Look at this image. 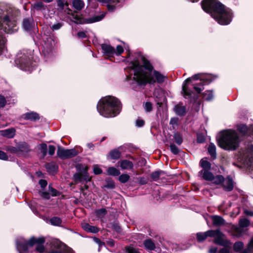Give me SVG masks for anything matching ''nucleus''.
Returning a JSON list of instances; mask_svg holds the SVG:
<instances>
[{
    "label": "nucleus",
    "mask_w": 253,
    "mask_h": 253,
    "mask_svg": "<svg viewBox=\"0 0 253 253\" xmlns=\"http://www.w3.org/2000/svg\"><path fill=\"white\" fill-rule=\"evenodd\" d=\"M5 150L11 153L15 154L18 156H20V150L19 149V144L16 147L7 146L5 148Z\"/></svg>",
    "instance_id": "b1692460"
},
{
    "label": "nucleus",
    "mask_w": 253,
    "mask_h": 253,
    "mask_svg": "<svg viewBox=\"0 0 253 253\" xmlns=\"http://www.w3.org/2000/svg\"><path fill=\"white\" fill-rule=\"evenodd\" d=\"M136 124L137 126L141 127L144 125V122L142 120H138L136 121Z\"/></svg>",
    "instance_id": "338daca9"
},
{
    "label": "nucleus",
    "mask_w": 253,
    "mask_h": 253,
    "mask_svg": "<svg viewBox=\"0 0 253 253\" xmlns=\"http://www.w3.org/2000/svg\"><path fill=\"white\" fill-rule=\"evenodd\" d=\"M208 237L207 231L205 232H199L197 234V240L199 242H203Z\"/></svg>",
    "instance_id": "72a5a7b5"
},
{
    "label": "nucleus",
    "mask_w": 253,
    "mask_h": 253,
    "mask_svg": "<svg viewBox=\"0 0 253 253\" xmlns=\"http://www.w3.org/2000/svg\"><path fill=\"white\" fill-rule=\"evenodd\" d=\"M124 51V49L123 47L121 45H118L116 48V50H115V53L117 55L121 54Z\"/></svg>",
    "instance_id": "4d7b16f0"
},
{
    "label": "nucleus",
    "mask_w": 253,
    "mask_h": 253,
    "mask_svg": "<svg viewBox=\"0 0 253 253\" xmlns=\"http://www.w3.org/2000/svg\"><path fill=\"white\" fill-rule=\"evenodd\" d=\"M19 11L10 8L5 11L0 9V29L7 33H11L17 30L16 17Z\"/></svg>",
    "instance_id": "20e7f679"
},
{
    "label": "nucleus",
    "mask_w": 253,
    "mask_h": 253,
    "mask_svg": "<svg viewBox=\"0 0 253 253\" xmlns=\"http://www.w3.org/2000/svg\"><path fill=\"white\" fill-rule=\"evenodd\" d=\"M105 16V14H102L101 16H97L94 17L92 19H90L88 21V23H92L94 22L99 21L102 20Z\"/></svg>",
    "instance_id": "c03bdc74"
},
{
    "label": "nucleus",
    "mask_w": 253,
    "mask_h": 253,
    "mask_svg": "<svg viewBox=\"0 0 253 253\" xmlns=\"http://www.w3.org/2000/svg\"><path fill=\"white\" fill-rule=\"evenodd\" d=\"M163 172L162 171H156L153 172L151 175V177L155 181L158 179L160 175Z\"/></svg>",
    "instance_id": "79ce46f5"
},
{
    "label": "nucleus",
    "mask_w": 253,
    "mask_h": 253,
    "mask_svg": "<svg viewBox=\"0 0 253 253\" xmlns=\"http://www.w3.org/2000/svg\"><path fill=\"white\" fill-rule=\"evenodd\" d=\"M252 151H253V146L251 147ZM242 160L247 163L249 166H251L253 163V152L252 151L244 153L242 156Z\"/></svg>",
    "instance_id": "f8f14e48"
},
{
    "label": "nucleus",
    "mask_w": 253,
    "mask_h": 253,
    "mask_svg": "<svg viewBox=\"0 0 253 253\" xmlns=\"http://www.w3.org/2000/svg\"><path fill=\"white\" fill-rule=\"evenodd\" d=\"M208 152L211 156L215 158L216 156V147L213 143H211L208 148Z\"/></svg>",
    "instance_id": "7c9ffc66"
},
{
    "label": "nucleus",
    "mask_w": 253,
    "mask_h": 253,
    "mask_svg": "<svg viewBox=\"0 0 253 253\" xmlns=\"http://www.w3.org/2000/svg\"><path fill=\"white\" fill-rule=\"evenodd\" d=\"M55 44V41L51 37L47 39L46 42H45L43 45V52H48V50L51 51L53 47Z\"/></svg>",
    "instance_id": "ddd939ff"
},
{
    "label": "nucleus",
    "mask_w": 253,
    "mask_h": 253,
    "mask_svg": "<svg viewBox=\"0 0 253 253\" xmlns=\"http://www.w3.org/2000/svg\"><path fill=\"white\" fill-rule=\"evenodd\" d=\"M93 172L95 174H99L102 172V170L97 165H94L93 166Z\"/></svg>",
    "instance_id": "3c124183"
},
{
    "label": "nucleus",
    "mask_w": 253,
    "mask_h": 253,
    "mask_svg": "<svg viewBox=\"0 0 253 253\" xmlns=\"http://www.w3.org/2000/svg\"><path fill=\"white\" fill-rule=\"evenodd\" d=\"M101 47L104 53L108 55L114 54L115 52L114 48L110 45L103 44L101 45Z\"/></svg>",
    "instance_id": "a211bd4d"
},
{
    "label": "nucleus",
    "mask_w": 253,
    "mask_h": 253,
    "mask_svg": "<svg viewBox=\"0 0 253 253\" xmlns=\"http://www.w3.org/2000/svg\"><path fill=\"white\" fill-rule=\"evenodd\" d=\"M73 18L74 19V21L77 24H82L83 23V20L77 14L73 15Z\"/></svg>",
    "instance_id": "a18cd8bd"
},
{
    "label": "nucleus",
    "mask_w": 253,
    "mask_h": 253,
    "mask_svg": "<svg viewBox=\"0 0 253 253\" xmlns=\"http://www.w3.org/2000/svg\"><path fill=\"white\" fill-rule=\"evenodd\" d=\"M239 139L237 133L233 130L222 132L218 139V145L225 150H235L239 146Z\"/></svg>",
    "instance_id": "39448f33"
},
{
    "label": "nucleus",
    "mask_w": 253,
    "mask_h": 253,
    "mask_svg": "<svg viewBox=\"0 0 253 253\" xmlns=\"http://www.w3.org/2000/svg\"><path fill=\"white\" fill-rule=\"evenodd\" d=\"M42 195L43 198L47 199H48L50 198L49 193L42 192Z\"/></svg>",
    "instance_id": "774afa93"
},
{
    "label": "nucleus",
    "mask_w": 253,
    "mask_h": 253,
    "mask_svg": "<svg viewBox=\"0 0 253 253\" xmlns=\"http://www.w3.org/2000/svg\"><path fill=\"white\" fill-rule=\"evenodd\" d=\"M43 7L44 4L42 2H38L35 4V8L37 9H40Z\"/></svg>",
    "instance_id": "e2e57ef3"
},
{
    "label": "nucleus",
    "mask_w": 253,
    "mask_h": 253,
    "mask_svg": "<svg viewBox=\"0 0 253 253\" xmlns=\"http://www.w3.org/2000/svg\"><path fill=\"white\" fill-rule=\"evenodd\" d=\"M118 164L122 170H131L134 167L133 163L131 161L126 159L119 161Z\"/></svg>",
    "instance_id": "9d476101"
},
{
    "label": "nucleus",
    "mask_w": 253,
    "mask_h": 253,
    "mask_svg": "<svg viewBox=\"0 0 253 253\" xmlns=\"http://www.w3.org/2000/svg\"><path fill=\"white\" fill-rule=\"evenodd\" d=\"M223 178L224 177L221 175H218L216 176H213L212 179L211 181L216 184H221L223 180Z\"/></svg>",
    "instance_id": "c756f323"
},
{
    "label": "nucleus",
    "mask_w": 253,
    "mask_h": 253,
    "mask_svg": "<svg viewBox=\"0 0 253 253\" xmlns=\"http://www.w3.org/2000/svg\"><path fill=\"white\" fill-rule=\"evenodd\" d=\"M233 247L234 251L240 252L243 249L244 244L242 242H237L234 244Z\"/></svg>",
    "instance_id": "f704fd0d"
},
{
    "label": "nucleus",
    "mask_w": 253,
    "mask_h": 253,
    "mask_svg": "<svg viewBox=\"0 0 253 253\" xmlns=\"http://www.w3.org/2000/svg\"><path fill=\"white\" fill-rule=\"evenodd\" d=\"M57 154L61 158H70L76 156L77 152L75 149H65L59 146Z\"/></svg>",
    "instance_id": "1a4fd4ad"
},
{
    "label": "nucleus",
    "mask_w": 253,
    "mask_h": 253,
    "mask_svg": "<svg viewBox=\"0 0 253 253\" xmlns=\"http://www.w3.org/2000/svg\"><path fill=\"white\" fill-rule=\"evenodd\" d=\"M62 26V23H57L54 24V25H53L51 27V29L52 30H59V29H60Z\"/></svg>",
    "instance_id": "864d4df0"
},
{
    "label": "nucleus",
    "mask_w": 253,
    "mask_h": 253,
    "mask_svg": "<svg viewBox=\"0 0 253 253\" xmlns=\"http://www.w3.org/2000/svg\"><path fill=\"white\" fill-rule=\"evenodd\" d=\"M77 36L79 38L84 39L86 38V35L84 32H79L77 34Z\"/></svg>",
    "instance_id": "69168bd1"
},
{
    "label": "nucleus",
    "mask_w": 253,
    "mask_h": 253,
    "mask_svg": "<svg viewBox=\"0 0 253 253\" xmlns=\"http://www.w3.org/2000/svg\"><path fill=\"white\" fill-rule=\"evenodd\" d=\"M19 149L20 156L25 155L30 151L29 147L26 143L19 144Z\"/></svg>",
    "instance_id": "412c9836"
},
{
    "label": "nucleus",
    "mask_w": 253,
    "mask_h": 253,
    "mask_svg": "<svg viewBox=\"0 0 253 253\" xmlns=\"http://www.w3.org/2000/svg\"><path fill=\"white\" fill-rule=\"evenodd\" d=\"M73 5L75 9L80 10L83 8L84 3L82 0H74L73 2Z\"/></svg>",
    "instance_id": "393cba45"
},
{
    "label": "nucleus",
    "mask_w": 253,
    "mask_h": 253,
    "mask_svg": "<svg viewBox=\"0 0 253 253\" xmlns=\"http://www.w3.org/2000/svg\"><path fill=\"white\" fill-rule=\"evenodd\" d=\"M203 9L211 13V16L221 25H227L231 21L232 13L229 8L217 0H203L202 2Z\"/></svg>",
    "instance_id": "f03ea898"
},
{
    "label": "nucleus",
    "mask_w": 253,
    "mask_h": 253,
    "mask_svg": "<svg viewBox=\"0 0 253 253\" xmlns=\"http://www.w3.org/2000/svg\"><path fill=\"white\" fill-rule=\"evenodd\" d=\"M130 176L127 174H122L119 177V181L123 183H125L128 181Z\"/></svg>",
    "instance_id": "4c0bfd02"
},
{
    "label": "nucleus",
    "mask_w": 253,
    "mask_h": 253,
    "mask_svg": "<svg viewBox=\"0 0 253 253\" xmlns=\"http://www.w3.org/2000/svg\"><path fill=\"white\" fill-rule=\"evenodd\" d=\"M213 97L212 92L210 90L206 91L204 93V97L208 101L211 100L213 98Z\"/></svg>",
    "instance_id": "ea45409f"
},
{
    "label": "nucleus",
    "mask_w": 253,
    "mask_h": 253,
    "mask_svg": "<svg viewBox=\"0 0 253 253\" xmlns=\"http://www.w3.org/2000/svg\"><path fill=\"white\" fill-rule=\"evenodd\" d=\"M49 193L52 196H55L57 195L58 192L56 189L49 186Z\"/></svg>",
    "instance_id": "6e6d98bb"
},
{
    "label": "nucleus",
    "mask_w": 253,
    "mask_h": 253,
    "mask_svg": "<svg viewBox=\"0 0 253 253\" xmlns=\"http://www.w3.org/2000/svg\"><path fill=\"white\" fill-rule=\"evenodd\" d=\"M32 26V21L28 19H24L23 23V28L26 31H30Z\"/></svg>",
    "instance_id": "cd10ccee"
},
{
    "label": "nucleus",
    "mask_w": 253,
    "mask_h": 253,
    "mask_svg": "<svg viewBox=\"0 0 253 253\" xmlns=\"http://www.w3.org/2000/svg\"><path fill=\"white\" fill-rule=\"evenodd\" d=\"M213 224L215 226H220L224 225L225 221L221 216L218 215H213L211 217Z\"/></svg>",
    "instance_id": "dca6fc26"
},
{
    "label": "nucleus",
    "mask_w": 253,
    "mask_h": 253,
    "mask_svg": "<svg viewBox=\"0 0 253 253\" xmlns=\"http://www.w3.org/2000/svg\"><path fill=\"white\" fill-rule=\"evenodd\" d=\"M174 139L176 143L179 145L181 144L182 142V138L179 134H175Z\"/></svg>",
    "instance_id": "8fccbe9b"
},
{
    "label": "nucleus",
    "mask_w": 253,
    "mask_h": 253,
    "mask_svg": "<svg viewBox=\"0 0 253 253\" xmlns=\"http://www.w3.org/2000/svg\"><path fill=\"white\" fill-rule=\"evenodd\" d=\"M0 134L7 138H12L15 134V130L13 128L0 131Z\"/></svg>",
    "instance_id": "2eb2a0df"
},
{
    "label": "nucleus",
    "mask_w": 253,
    "mask_h": 253,
    "mask_svg": "<svg viewBox=\"0 0 253 253\" xmlns=\"http://www.w3.org/2000/svg\"><path fill=\"white\" fill-rule=\"evenodd\" d=\"M126 250L128 253H139L137 249L131 246L126 247Z\"/></svg>",
    "instance_id": "37998d69"
},
{
    "label": "nucleus",
    "mask_w": 253,
    "mask_h": 253,
    "mask_svg": "<svg viewBox=\"0 0 253 253\" xmlns=\"http://www.w3.org/2000/svg\"><path fill=\"white\" fill-rule=\"evenodd\" d=\"M250 224V221L247 218H243L239 220V224L241 227H247L249 226Z\"/></svg>",
    "instance_id": "473e14b6"
},
{
    "label": "nucleus",
    "mask_w": 253,
    "mask_h": 253,
    "mask_svg": "<svg viewBox=\"0 0 253 253\" xmlns=\"http://www.w3.org/2000/svg\"><path fill=\"white\" fill-rule=\"evenodd\" d=\"M143 63V66L139 65L138 60L130 63V75L133 74V80L138 85H145L147 83L154 84L157 81L161 83L164 81L165 77L159 72L153 71V67L143 56H140Z\"/></svg>",
    "instance_id": "f257e3e1"
},
{
    "label": "nucleus",
    "mask_w": 253,
    "mask_h": 253,
    "mask_svg": "<svg viewBox=\"0 0 253 253\" xmlns=\"http://www.w3.org/2000/svg\"><path fill=\"white\" fill-rule=\"evenodd\" d=\"M39 184L41 185V187L44 188L46 186L47 182L44 179H41L39 181Z\"/></svg>",
    "instance_id": "0e129e2a"
},
{
    "label": "nucleus",
    "mask_w": 253,
    "mask_h": 253,
    "mask_svg": "<svg viewBox=\"0 0 253 253\" xmlns=\"http://www.w3.org/2000/svg\"><path fill=\"white\" fill-rule=\"evenodd\" d=\"M144 107L146 111L150 112L152 110V104L149 102H146L144 105Z\"/></svg>",
    "instance_id": "49530a36"
},
{
    "label": "nucleus",
    "mask_w": 253,
    "mask_h": 253,
    "mask_svg": "<svg viewBox=\"0 0 253 253\" xmlns=\"http://www.w3.org/2000/svg\"><path fill=\"white\" fill-rule=\"evenodd\" d=\"M144 245L146 249L150 250H153L155 249V244L150 239L145 240L144 242Z\"/></svg>",
    "instance_id": "c85d7f7f"
},
{
    "label": "nucleus",
    "mask_w": 253,
    "mask_h": 253,
    "mask_svg": "<svg viewBox=\"0 0 253 253\" xmlns=\"http://www.w3.org/2000/svg\"><path fill=\"white\" fill-rule=\"evenodd\" d=\"M120 102L116 98L108 96L102 98L98 102L97 110L100 114L105 117H114L120 112Z\"/></svg>",
    "instance_id": "7ed1b4c3"
},
{
    "label": "nucleus",
    "mask_w": 253,
    "mask_h": 253,
    "mask_svg": "<svg viewBox=\"0 0 253 253\" xmlns=\"http://www.w3.org/2000/svg\"><path fill=\"white\" fill-rule=\"evenodd\" d=\"M46 169L50 171H55L56 169V167L54 164H48L46 165Z\"/></svg>",
    "instance_id": "603ef678"
},
{
    "label": "nucleus",
    "mask_w": 253,
    "mask_h": 253,
    "mask_svg": "<svg viewBox=\"0 0 253 253\" xmlns=\"http://www.w3.org/2000/svg\"><path fill=\"white\" fill-rule=\"evenodd\" d=\"M105 187L109 188H114L115 187V183L112 180L107 181V184L105 185Z\"/></svg>",
    "instance_id": "5fc2aeb1"
},
{
    "label": "nucleus",
    "mask_w": 253,
    "mask_h": 253,
    "mask_svg": "<svg viewBox=\"0 0 253 253\" xmlns=\"http://www.w3.org/2000/svg\"><path fill=\"white\" fill-rule=\"evenodd\" d=\"M0 159L4 161L8 160V156L4 152L0 151Z\"/></svg>",
    "instance_id": "13d9d810"
},
{
    "label": "nucleus",
    "mask_w": 253,
    "mask_h": 253,
    "mask_svg": "<svg viewBox=\"0 0 253 253\" xmlns=\"http://www.w3.org/2000/svg\"><path fill=\"white\" fill-rule=\"evenodd\" d=\"M238 130L243 134H252L253 135V126L251 128H248L246 126L240 125L238 126Z\"/></svg>",
    "instance_id": "f3484780"
},
{
    "label": "nucleus",
    "mask_w": 253,
    "mask_h": 253,
    "mask_svg": "<svg viewBox=\"0 0 253 253\" xmlns=\"http://www.w3.org/2000/svg\"><path fill=\"white\" fill-rule=\"evenodd\" d=\"M200 165L203 168L204 171L206 170H210L211 168V163L208 161L202 159L200 161Z\"/></svg>",
    "instance_id": "bb28decb"
},
{
    "label": "nucleus",
    "mask_w": 253,
    "mask_h": 253,
    "mask_svg": "<svg viewBox=\"0 0 253 253\" xmlns=\"http://www.w3.org/2000/svg\"><path fill=\"white\" fill-rule=\"evenodd\" d=\"M83 228L86 231L96 233L99 231L98 229L93 226H91L86 223H84L82 224Z\"/></svg>",
    "instance_id": "6ab92c4d"
},
{
    "label": "nucleus",
    "mask_w": 253,
    "mask_h": 253,
    "mask_svg": "<svg viewBox=\"0 0 253 253\" xmlns=\"http://www.w3.org/2000/svg\"><path fill=\"white\" fill-rule=\"evenodd\" d=\"M224 235L220 231V234H218L214 239L213 242L215 244L225 246L229 243V241L223 239Z\"/></svg>",
    "instance_id": "4468645a"
},
{
    "label": "nucleus",
    "mask_w": 253,
    "mask_h": 253,
    "mask_svg": "<svg viewBox=\"0 0 253 253\" xmlns=\"http://www.w3.org/2000/svg\"><path fill=\"white\" fill-rule=\"evenodd\" d=\"M221 185L223 188L228 191H231L233 189L234 187L233 180L229 177H228L226 178H223V180L222 181Z\"/></svg>",
    "instance_id": "9b49d317"
},
{
    "label": "nucleus",
    "mask_w": 253,
    "mask_h": 253,
    "mask_svg": "<svg viewBox=\"0 0 253 253\" xmlns=\"http://www.w3.org/2000/svg\"><path fill=\"white\" fill-rule=\"evenodd\" d=\"M200 80L203 81L205 83H207L210 81L209 78H204L203 75L202 74H197L193 76L191 78H187L185 81L182 86V91L185 97H189L191 95V91L189 89L187 84L192 80Z\"/></svg>",
    "instance_id": "423d86ee"
},
{
    "label": "nucleus",
    "mask_w": 253,
    "mask_h": 253,
    "mask_svg": "<svg viewBox=\"0 0 253 253\" xmlns=\"http://www.w3.org/2000/svg\"><path fill=\"white\" fill-rule=\"evenodd\" d=\"M6 102L5 98L3 96L0 95V107H3Z\"/></svg>",
    "instance_id": "bf43d9fd"
},
{
    "label": "nucleus",
    "mask_w": 253,
    "mask_h": 253,
    "mask_svg": "<svg viewBox=\"0 0 253 253\" xmlns=\"http://www.w3.org/2000/svg\"><path fill=\"white\" fill-rule=\"evenodd\" d=\"M24 119L31 121H36L39 119V115L35 112L27 113L24 115Z\"/></svg>",
    "instance_id": "5701e85b"
},
{
    "label": "nucleus",
    "mask_w": 253,
    "mask_h": 253,
    "mask_svg": "<svg viewBox=\"0 0 253 253\" xmlns=\"http://www.w3.org/2000/svg\"><path fill=\"white\" fill-rule=\"evenodd\" d=\"M88 167H85L84 171L83 173H76L74 175L73 179L75 183H80L84 181H90L91 177L89 176L87 172Z\"/></svg>",
    "instance_id": "6e6552de"
},
{
    "label": "nucleus",
    "mask_w": 253,
    "mask_h": 253,
    "mask_svg": "<svg viewBox=\"0 0 253 253\" xmlns=\"http://www.w3.org/2000/svg\"><path fill=\"white\" fill-rule=\"evenodd\" d=\"M50 222L53 225L58 226L61 223V220L59 217H53L50 219Z\"/></svg>",
    "instance_id": "58836bf2"
},
{
    "label": "nucleus",
    "mask_w": 253,
    "mask_h": 253,
    "mask_svg": "<svg viewBox=\"0 0 253 253\" xmlns=\"http://www.w3.org/2000/svg\"><path fill=\"white\" fill-rule=\"evenodd\" d=\"M174 109L175 113L178 115H183L185 113V108L183 106L176 105Z\"/></svg>",
    "instance_id": "2f4dec72"
},
{
    "label": "nucleus",
    "mask_w": 253,
    "mask_h": 253,
    "mask_svg": "<svg viewBox=\"0 0 253 253\" xmlns=\"http://www.w3.org/2000/svg\"><path fill=\"white\" fill-rule=\"evenodd\" d=\"M170 151L173 153L174 154H177L179 152V149L174 144H171L169 146Z\"/></svg>",
    "instance_id": "09e8293b"
},
{
    "label": "nucleus",
    "mask_w": 253,
    "mask_h": 253,
    "mask_svg": "<svg viewBox=\"0 0 253 253\" xmlns=\"http://www.w3.org/2000/svg\"><path fill=\"white\" fill-rule=\"evenodd\" d=\"M44 239L42 237L39 238H31L28 242L24 243H17V248L19 251L20 253H22L23 252H26L27 250L28 245L33 246L35 244H38V245H42L44 243Z\"/></svg>",
    "instance_id": "0eeeda50"
},
{
    "label": "nucleus",
    "mask_w": 253,
    "mask_h": 253,
    "mask_svg": "<svg viewBox=\"0 0 253 253\" xmlns=\"http://www.w3.org/2000/svg\"><path fill=\"white\" fill-rule=\"evenodd\" d=\"M199 175H201L204 179L207 181H211L212 179L213 174L209 171V170H201L199 172Z\"/></svg>",
    "instance_id": "aec40b11"
},
{
    "label": "nucleus",
    "mask_w": 253,
    "mask_h": 253,
    "mask_svg": "<svg viewBox=\"0 0 253 253\" xmlns=\"http://www.w3.org/2000/svg\"><path fill=\"white\" fill-rule=\"evenodd\" d=\"M107 174L109 175L118 176L120 174V170L114 167H111L107 169Z\"/></svg>",
    "instance_id": "4be33fe9"
},
{
    "label": "nucleus",
    "mask_w": 253,
    "mask_h": 253,
    "mask_svg": "<svg viewBox=\"0 0 253 253\" xmlns=\"http://www.w3.org/2000/svg\"><path fill=\"white\" fill-rule=\"evenodd\" d=\"M218 234H220L219 230H210L207 231L208 237H214L215 238Z\"/></svg>",
    "instance_id": "e433bc0d"
},
{
    "label": "nucleus",
    "mask_w": 253,
    "mask_h": 253,
    "mask_svg": "<svg viewBox=\"0 0 253 253\" xmlns=\"http://www.w3.org/2000/svg\"><path fill=\"white\" fill-rule=\"evenodd\" d=\"M95 212L98 217H102L107 213V211L105 209L102 208L96 210Z\"/></svg>",
    "instance_id": "a19ab883"
},
{
    "label": "nucleus",
    "mask_w": 253,
    "mask_h": 253,
    "mask_svg": "<svg viewBox=\"0 0 253 253\" xmlns=\"http://www.w3.org/2000/svg\"><path fill=\"white\" fill-rule=\"evenodd\" d=\"M55 151V147L53 145H49L48 147V153L50 155H53Z\"/></svg>",
    "instance_id": "052dcab7"
},
{
    "label": "nucleus",
    "mask_w": 253,
    "mask_h": 253,
    "mask_svg": "<svg viewBox=\"0 0 253 253\" xmlns=\"http://www.w3.org/2000/svg\"><path fill=\"white\" fill-rule=\"evenodd\" d=\"M39 149L42 154L43 157H44L47 154V145L45 143H42L39 145Z\"/></svg>",
    "instance_id": "c9c22d12"
},
{
    "label": "nucleus",
    "mask_w": 253,
    "mask_h": 253,
    "mask_svg": "<svg viewBox=\"0 0 253 253\" xmlns=\"http://www.w3.org/2000/svg\"><path fill=\"white\" fill-rule=\"evenodd\" d=\"M20 67L23 70L28 71H31V68L30 67L29 63H21V64L20 65Z\"/></svg>",
    "instance_id": "de8ad7c7"
},
{
    "label": "nucleus",
    "mask_w": 253,
    "mask_h": 253,
    "mask_svg": "<svg viewBox=\"0 0 253 253\" xmlns=\"http://www.w3.org/2000/svg\"><path fill=\"white\" fill-rule=\"evenodd\" d=\"M121 152L118 150H112L109 153L110 158L114 160L119 159L121 157Z\"/></svg>",
    "instance_id": "a878e982"
},
{
    "label": "nucleus",
    "mask_w": 253,
    "mask_h": 253,
    "mask_svg": "<svg viewBox=\"0 0 253 253\" xmlns=\"http://www.w3.org/2000/svg\"><path fill=\"white\" fill-rule=\"evenodd\" d=\"M36 250L40 253H42L44 252V248L43 246L42 245H38L36 247Z\"/></svg>",
    "instance_id": "680f3d73"
}]
</instances>
